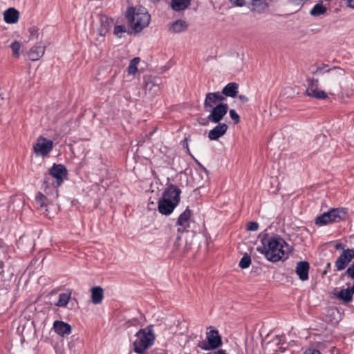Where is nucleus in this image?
Listing matches in <instances>:
<instances>
[{
    "mask_svg": "<svg viewBox=\"0 0 354 354\" xmlns=\"http://www.w3.org/2000/svg\"><path fill=\"white\" fill-rule=\"evenodd\" d=\"M262 248H258L257 250L263 254L269 261L277 262L282 259L289 248V245L279 235L269 236L267 233L259 235Z\"/></svg>",
    "mask_w": 354,
    "mask_h": 354,
    "instance_id": "1",
    "label": "nucleus"
},
{
    "mask_svg": "<svg viewBox=\"0 0 354 354\" xmlns=\"http://www.w3.org/2000/svg\"><path fill=\"white\" fill-rule=\"evenodd\" d=\"M181 190L173 184L169 185L164 191L162 198L158 201V209L164 215L172 213L180 202Z\"/></svg>",
    "mask_w": 354,
    "mask_h": 354,
    "instance_id": "2",
    "label": "nucleus"
},
{
    "mask_svg": "<svg viewBox=\"0 0 354 354\" xmlns=\"http://www.w3.org/2000/svg\"><path fill=\"white\" fill-rule=\"evenodd\" d=\"M126 17L134 32H140L149 24L151 19L150 15L145 9H136L133 7L128 8Z\"/></svg>",
    "mask_w": 354,
    "mask_h": 354,
    "instance_id": "3",
    "label": "nucleus"
},
{
    "mask_svg": "<svg viewBox=\"0 0 354 354\" xmlns=\"http://www.w3.org/2000/svg\"><path fill=\"white\" fill-rule=\"evenodd\" d=\"M133 342V350L136 353L144 354L145 351L151 347L155 340L152 326L140 329L136 333Z\"/></svg>",
    "mask_w": 354,
    "mask_h": 354,
    "instance_id": "4",
    "label": "nucleus"
},
{
    "mask_svg": "<svg viewBox=\"0 0 354 354\" xmlns=\"http://www.w3.org/2000/svg\"><path fill=\"white\" fill-rule=\"evenodd\" d=\"M45 194L38 192L35 200L39 205L40 209H44V214L46 216H50L49 206L53 205V201L58 197V189L55 187L45 186Z\"/></svg>",
    "mask_w": 354,
    "mask_h": 354,
    "instance_id": "5",
    "label": "nucleus"
},
{
    "mask_svg": "<svg viewBox=\"0 0 354 354\" xmlns=\"http://www.w3.org/2000/svg\"><path fill=\"white\" fill-rule=\"evenodd\" d=\"M66 175L67 171L64 165L54 164L49 169L48 174L45 177L44 185V186L55 187L57 189Z\"/></svg>",
    "mask_w": 354,
    "mask_h": 354,
    "instance_id": "6",
    "label": "nucleus"
},
{
    "mask_svg": "<svg viewBox=\"0 0 354 354\" xmlns=\"http://www.w3.org/2000/svg\"><path fill=\"white\" fill-rule=\"evenodd\" d=\"M347 216V210L344 208H333L324 212L315 219V224L319 226L330 223L339 222L344 220Z\"/></svg>",
    "mask_w": 354,
    "mask_h": 354,
    "instance_id": "7",
    "label": "nucleus"
},
{
    "mask_svg": "<svg viewBox=\"0 0 354 354\" xmlns=\"http://www.w3.org/2000/svg\"><path fill=\"white\" fill-rule=\"evenodd\" d=\"M207 341L200 342L198 346L204 351L215 350L223 344L221 336L217 330L212 329L206 333Z\"/></svg>",
    "mask_w": 354,
    "mask_h": 354,
    "instance_id": "8",
    "label": "nucleus"
},
{
    "mask_svg": "<svg viewBox=\"0 0 354 354\" xmlns=\"http://www.w3.org/2000/svg\"><path fill=\"white\" fill-rule=\"evenodd\" d=\"M53 147V142L52 140L39 136L33 145V150L37 156H46L51 151Z\"/></svg>",
    "mask_w": 354,
    "mask_h": 354,
    "instance_id": "9",
    "label": "nucleus"
},
{
    "mask_svg": "<svg viewBox=\"0 0 354 354\" xmlns=\"http://www.w3.org/2000/svg\"><path fill=\"white\" fill-rule=\"evenodd\" d=\"M227 104H219V105L216 106V107H214L207 111L209 113V114L207 117V120L208 122H210L212 123H219L223 119L224 116L227 114Z\"/></svg>",
    "mask_w": 354,
    "mask_h": 354,
    "instance_id": "10",
    "label": "nucleus"
},
{
    "mask_svg": "<svg viewBox=\"0 0 354 354\" xmlns=\"http://www.w3.org/2000/svg\"><path fill=\"white\" fill-rule=\"evenodd\" d=\"M225 100V97L220 92L207 93L204 100L203 108L207 111L219 104H224L223 102Z\"/></svg>",
    "mask_w": 354,
    "mask_h": 354,
    "instance_id": "11",
    "label": "nucleus"
},
{
    "mask_svg": "<svg viewBox=\"0 0 354 354\" xmlns=\"http://www.w3.org/2000/svg\"><path fill=\"white\" fill-rule=\"evenodd\" d=\"M354 258V250L347 248L344 250L335 262L337 270H343Z\"/></svg>",
    "mask_w": 354,
    "mask_h": 354,
    "instance_id": "12",
    "label": "nucleus"
},
{
    "mask_svg": "<svg viewBox=\"0 0 354 354\" xmlns=\"http://www.w3.org/2000/svg\"><path fill=\"white\" fill-rule=\"evenodd\" d=\"M191 217V210L187 207L185 210L178 216L176 225L178 226V232L183 233L189 227V218Z\"/></svg>",
    "mask_w": 354,
    "mask_h": 354,
    "instance_id": "13",
    "label": "nucleus"
},
{
    "mask_svg": "<svg viewBox=\"0 0 354 354\" xmlns=\"http://www.w3.org/2000/svg\"><path fill=\"white\" fill-rule=\"evenodd\" d=\"M161 84V80L157 77H145V87L152 95H156L159 92Z\"/></svg>",
    "mask_w": 354,
    "mask_h": 354,
    "instance_id": "14",
    "label": "nucleus"
},
{
    "mask_svg": "<svg viewBox=\"0 0 354 354\" xmlns=\"http://www.w3.org/2000/svg\"><path fill=\"white\" fill-rule=\"evenodd\" d=\"M218 124L209 131L208 138L211 140H217L227 131L228 126L225 123H217Z\"/></svg>",
    "mask_w": 354,
    "mask_h": 354,
    "instance_id": "15",
    "label": "nucleus"
},
{
    "mask_svg": "<svg viewBox=\"0 0 354 354\" xmlns=\"http://www.w3.org/2000/svg\"><path fill=\"white\" fill-rule=\"evenodd\" d=\"M309 268L310 264L308 261H303L297 263L295 272L301 281H306L308 279Z\"/></svg>",
    "mask_w": 354,
    "mask_h": 354,
    "instance_id": "16",
    "label": "nucleus"
},
{
    "mask_svg": "<svg viewBox=\"0 0 354 354\" xmlns=\"http://www.w3.org/2000/svg\"><path fill=\"white\" fill-rule=\"evenodd\" d=\"M44 52L45 47L42 46L40 44H37L30 49L28 57L32 61H37L44 55Z\"/></svg>",
    "mask_w": 354,
    "mask_h": 354,
    "instance_id": "17",
    "label": "nucleus"
},
{
    "mask_svg": "<svg viewBox=\"0 0 354 354\" xmlns=\"http://www.w3.org/2000/svg\"><path fill=\"white\" fill-rule=\"evenodd\" d=\"M53 328L55 333L61 336L69 335L71 333V326L62 321H55Z\"/></svg>",
    "mask_w": 354,
    "mask_h": 354,
    "instance_id": "18",
    "label": "nucleus"
},
{
    "mask_svg": "<svg viewBox=\"0 0 354 354\" xmlns=\"http://www.w3.org/2000/svg\"><path fill=\"white\" fill-rule=\"evenodd\" d=\"M19 18V12L14 8H10L3 12V19L7 24H16Z\"/></svg>",
    "mask_w": 354,
    "mask_h": 354,
    "instance_id": "19",
    "label": "nucleus"
},
{
    "mask_svg": "<svg viewBox=\"0 0 354 354\" xmlns=\"http://www.w3.org/2000/svg\"><path fill=\"white\" fill-rule=\"evenodd\" d=\"M114 25V21L111 18L102 17L101 26L98 30V34L103 39L104 35L111 30Z\"/></svg>",
    "mask_w": 354,
    "mask_h": 354,
    "instance_id": "20",
    "label": "nucleus"
},
{
    "mask_svg": "<svg viewBox=\"0 0 354 354\" xmlns=\"http://www.w3.org/2000/svg\"><path fill=\"white\" fill-rule=\"evenodd\" d=\"M91 301L93 304H100L104 298V289L100 286H94L91 288Z\"/></svg>",
    "mask_w": 354,
    "mask_h": 354,
    "instance_id": "21",
    "label": "nucleus"
},
{
    "mask_svg": "<svg viewBox=\"0 0 354 354\" xmlns=\"http://www.w3.org/2000/svg\"><path fill=\"white\" fill-rule=\"evenodd\" d=\"M239 84L236 82L227 84L223 89L222 95L225 97H234L238 93Z\"/></svg>",
    "mask_w": 354,
    "mask_h": 354,
    "instance_id": "22",
    "label": "nucleus"
},
{
    "mask_svg": "<svg viewBox=\"0 0 354 354\" xmlns=\"http://www.w3.org/2000/svg\"><path fill=\"white\" fill-rule=\"evenodd\" d=\"M191 3V0H171L170 6L176 12L185 10Z\"/></svg>",
    "mask_w": 354,
    "mask_h": 354,
    "instance_id": "23",
    "label": "nucleus"
},
{
    "mask_svg": "<svg viewBox=\"0 0 354 354\" xmlns=\"http://www.w3.org/2000/svg\"><path fill=\"white\" fill-rule=\"evenodd\" d=\"M187 28V23L183 20H176L169 28V30L172 33H179Z\"/></svg>",
    "mask_w": 354,
    "mask_h": 354,
    "instance_id": "24",
    "label": "nucleus"
},
{
    "mask_svg": "<svg viewBox=\"0 0 354 354\" xmlns=\"http://www.w3.org/2000/svg\"><path fill=\"white\" fill-rule=\"evenodd\" d=\"M306 93L308 96L315 97L319 100H325L328 97L327 94L319 88L313 89H306Z\"/></svg>",
    "mask_w": 354,
    "mask_h": 354,
    "instance_id": "25",
    "label": "nucleus"
},
{
    "mask_svg": "<svg viewBox=\"0 0 354 354\" xmlns=\"http://www.w3.org/2000/svg\"><path fill=\"white\" fill-rule=\"evenodd\" d=\"M352 290L351 288L342 289L338 294L337 297L346 303H348L352 300Z\"/></svg>",
    "mask_w": 354,
    "mask_h": 354,
    "instance_id": "26",
    "label": "nucleus"
},
{
    "mask_svg": "<svg viewBox=\"0 0 354 354\" xmlns=\"http://www.w3.org/2000/svg\"><path fill=\"white\" fill-rule=\"evenodd\" d=\"M326 8L322 3H317L310 10L311 15L317 17L326 12Z\"/></svg>",
    "mask_w": 354,
    "mask_h": 354,
    "instance_id": "27",
    "label": "nucleus"
},
{
    "mask_svg": "<svg viewBox=\"0 0 354 354\" xmlns=\"http://www.w3.org/2000/svg\"><path fill=\"white\" fill-rule=\"evenodd\" d=\"M140 62V57H134L131 60L127 68V72L129 75H135L138 71V64Z\"/></svg>",
    "mask_w": 354,
    "mask_h": 354,
    "instance_id": "28",
    "label": "nucleus"
},
{
    "mask_svg": "<svg viewBox=\"0 0 354 354\" xmlns=\"http://www.w3.org/2000/svg\"><path fill=\"white\" fill-rule=\"evenodd\" d=\"M70 298L71 294L61 293L59 295V300L55 305L59 307H65L68 304Z\"/></svg>",
    "mask_w": 354,
    "mask_h": 354,
    "instance_id": "29",
    "label": "nucleus"
},
{
    "mask_svg": "<svg viewBox=\"0 0 354 354\" xmlns=\"http://www.w3.org/2000/svg\"><path fill=\"white\" fill-rule=\"evenodd\" d=\"M113 32L117 37L121 38L122 37V34L129 32V30L124 25H115Z\"/></svg>",
    "mask_w": 354,
    "mask_h": 354,
    "instance_id": "30",
    "label": "nucleus"
},
{
    "mask_svg": "<svg viewBox=\"0 0 354 354\" xmlns=\"http://www.w3.org/2000/svg\"><path fill=\"white\" fill-rule=\"evenodd\" d=\"M250 263H251L250 256H249L247 254H245L239 262V266L241 268L245 269V268H248L250 266Z\"/></svg>",
    "mask_w": 354,
    "mask_h": 354,
    "instance_id": "31",
    "label": "nucleus"
},
{
    "mask_svg": "<svg viewBox=\"0 0 354 354\" xmlns=\"http://www.w3.org/2000/svg\"><path fill=\"white\" fill-rule=\"evenodd\" d=\"M10 48H12L13 56L19 57L21 44L17 41H15L11 44Z\"/></svg>",
    "mask_w": 354,
    "mask_h": 354,
    "instance_id": "32",
    "label": "nucleus"
},
{
    "mask_svg": "<svg viewBox=\"0 0 354 354\" xmlns=\"http://www.w3.org/2000/svg\"><path fill=\"white\" fill-rule=\"evenodd\" d=\"M29 39H37L39 37V29L35 26H31L28 29Z\"/></svg>",
    "mask_w": 354,
    "mask_h": 354,
    "instance_id": "33",
    "label": "nucleus"
},
{
    "mask_svg": "<svg viewBox=\"0 0 354 354\" xmlns=\"http://www.w3.org/2000/svg\"><path fill=\"white\" fill-rule=\"evenodd\" d=\"M230 118L234 120V124H238L240 122V117L237 114V113L234 109H230L229 112Z\"/></svg>",
    "mask_w": 354,
    "mask_h": 354,
    "instance_id": "34",
    "label": "nucleus"
},
{
    "mask_svg": "<svg viewBox=\"0 0 354 354\" xmlns=\"http://www.w3.org/2000/svg\"><path fill=\"white\" fill-rule=\"evenodd\" d=\"M319 81L317 79H310L308 81V86L306 89H313L318 88Z\"/></svg>",
    "mask_w": 354,
    "mask_h": 354,
    "instance_id": "35",
    "label": "nucleus"
},
{
    "mask_svg": "<svg viewBox=\"0 0 354 354\" xmlns=\"http://www.w3.org/2000/svg\"><path fill=\"white\" fill-rule=\"evenodd\" d=\"M259 228V224L257 222L250 221L247 224V230L249 231H256Z\"/></svg>",
    "mask_w": 354,
    "mask_h": 354,
    "instance_id": "36",
    "label": "nucleus"
},
{
    "mask_svg": "<svg viewBox=\"0 0 354 354\" xmlns=\"http://www.w3.org/2000/svg\"><path fill=\"white\" fill-rule=\"evenodd\" d=\"M346 274L348 277L354 279V262L347 268Z\"/></svg>",
    "mask_w": 354,
    "mask_h": 354,
    "instance_id": "37",
    "label": "nucleus"
},
{
    "mask_svg": "<svg viewBox=\"0 0 354 354\" xmlns=\"http://www.w3.org/2000/svg\"><path fill=\"white\" fill-rule=\"evenodd\" d=\"M234 5L236 6H243L245 4V0H234V2H232Z\"/></svg>",
    "mask_w": 354,
    "mask_h": 354,
    "instance_id": "38",
    "label": "nucleus"
},
{
    "mask_svg": "<svg viewBox=\"0 0 354 354\" xmlns=\"http://www.w3.org/2000/svg\"><path fill=\"white\" fill-rule=\"evenodd\" d=\"M305 354H321L318 350L308 349L305 352Z\"/></svg>",
    "mask_w": 354,
    "mask_h": 354,
    "instance_id": "39",
    "label": "nucleus"
},
{
    "mask_svg": "<svg viewBox=\"0 0 354 354\" xmlns=\"http://www.w3.org/2000/svg\"><path fill=\"white\" fill-rule=\"evenodd\" d=\"M238 97L243 103H245L248 101V97L244 95H239Z\"/></svg>",
    "mask_w": 354,
    "mask_h": 354,
    "instance_id": "40",
    "label": "nucleus"
},
{
    "mask_svg": "<svg viewBox=\"0 0 354 354\" xmlns=\"http://www.w3.org/2000/svg\"><path fill=\"white\" fill-rule=\"evenodd\" d=\"M346 2V6L351 8L354 9V0H344Z\"/></svg>",
    "mask_w": 354,
    "mask_h": 354,
    "instance_id": "41",
    "label": "nucleus"
},
{
    "mask_svg": "<svg viewBox=\"0 0 354 354\" xmlns=\"http://www.w3.org/2000/svg\"><path fill=\"white\" fill-rule=\"evenodd\" d=\"M212 354H228L224 349L219 348L215 351Z\"/></svg>",
    "mask_w": 354,
    "mask_h": 354,
    "instance_id": "42",
    "label": "nucleus"
},
{
    "mask_svg": "<svg viewBox=\"0 0 354 354\" xmlns=\"http://www.w3.org/2000/svg\"><path fill=\"white\" fill-rule=\"evenodd\" d=\"M335 249H336V250H342V251H343L344 250H346V249L344 248V244H342V243H337V244L335 245Z\"/></svg>",
    "mask_w": 354,
    "mask_h": 354,
    "instance_id": "43",
    "label": "nucleus"
},
{
    "mask_svg": "<svg viewBox=\"0 0 354 354\" xmlns=\"http://www.w3.org/2000/svg\"><path fill=\"white\" fill-rule=\"evenodd\" d=\"M322 67H317L316 71L314 72V73H322Z\"/></svg>",
    "mask_w": 354,
    "mask_h": 354,
    "instance_id": "44",
    "label": "nucleus"
},
{
    "mask_svg": "<svg viewBox=\"0 0 354 354\" xmlns=\"http://www.w3.org/2000/svg\"><path fill=\"white\" fill-rule=\"evenodd\" d=\"M304 0H292V2L297 4H301L303 3Z\"/></svg>",
    "mask_w": 354,
    "mask_h": 354,
    "instance_id": "45",
    "label": "nucleus"
},
{
    "mask_svg": "<svg viewBox=\"0 0 354 354\" xmlns=\"http://www.w3.org/2000/svg\"><path fill=\"white\" fill-rule=\"evenodd\" d=\"M333 69H339L343 73H344V70L340 69L339 68L334 67Z\"/></svg>",
    "mask_w": 354,
    "mask_h": 354,
    "instance_id": "46",
    "label": "nucleus"
},
{
    "mask_svg": "<svg viewBox=\"0 0 354 354\" xmlns=\"http://www.w3.org/2000/svg\"><path fill=\"white\" fill-rule=\"evenodd\" d=\"M186 147L187 149V151H189V148H188V144L187 143H186Z\"/></svg>",
    "mask_w": 354,
    "mask_h": 354,
    "instance_id": "47",
    "label": "nucleus"
},
{
    "mask_svg": "<svg viewBox=\"0 0 354 354\" xmlns=\"http://www.w3.org/2000/svg\"><path fill=\"white\" fill-rule=\"evenodd\" d=\"M231 3L234 2V0H230Z\"/></svg>",
    "mask_w": 354,
    "mask_h": 354,
    "instance_id": "48",
    "label": "nucleus"
}]
</instances>
